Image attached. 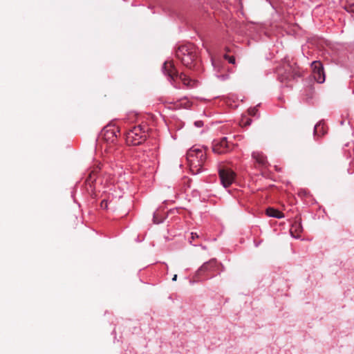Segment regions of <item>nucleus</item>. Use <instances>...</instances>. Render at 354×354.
I'll return each instance as SVG.
<instances>
[{"label":"nucleus","mask_w":354,"mask_h":354,"mask_svg":"<svg viewBox=\"0 0 354 354\" xmlns=\"http://www.w3.org/2000/svg\"><path fill=\"white\" fill-rule=\"evenodd\" d=\"M257 111V109L256 107L250 108L248 109V113L250 115H255Z\"/></svg>","instance_id":"obj_22"},{"label":"nucleus","mask_w":354,"mask_h":354,"mask_svg":"<svg viewBox=\"0 0 354 354\" xmlns=\"http://www.w3.org/2000/svg\"><path fill=\"white\" fill-rule=\"evenodd\" d=\"M201 235L198 234L196 232H192L191 233V237L189 239V243L194 245H198V243L196 242V241L198 239H200Z\"/></svg>","instance_id":"obj_16"},{"label":"nucleus","mask_w":354,"mask_h":354,"mask_svg":"<svg viewBox=\"0 0 354 354\" xmlns=\"http://www.w3.org/2000/svg\"><path fill=\"white\" fill-rule=\"evenodd\" d=\"M345 9L350 12H354V0H347Z\"/></svg>","instance_id":"obj_18"},{"label":"nucleus","mask_w":354,"mask_h":354,"mask_svg":"<svg viewBox=\"0 0 354 354\" xmlns=\"http://www.w3.org/2000/svg\"><path fill=\"white\" fill-rule=\"evenodd\" d=\"M252 122V120L250 118H243L240 122V124L243 127L249 126Z\"/></svg>","instance_id":"obj_20"},{"label":"nucleus","mask_w":354,"mask_h":354,"mask_svg":"<svg viewBox=\"0 0 354 354\" xmlns=\"http://www.w3.org/2000/svg\"><path fill=\"white\" fill-rule=\"evenodd\" d=\"M266 214L268 216L274 217L277 218H281L284 217V214L283 212L276 209L273 207H268L266 209Z\"/></svg>","instance_id":"obj_13"},{"label":"nucleus","mask_w":354,"mask_h":354,"mask_svg":"<svg viewBox=\"0 0 354 354\" xmlns=\"http://www.w3.org/2000/svg\"><path fill=\"white\" fill-rule=\"evenodd\" d=\"M220 266L221 265L218 263L216 259H210L209 261L204 263L198 269L193 277V281H199L211 278L212 276L209 277L208 274L209 273L218 271Z\"/></svg>","instance_id":"obj_3"},{"label":"nucleus","mask_w":354,"mask_h":354,"mask_svg":"<svg viewBox=\"0 0 354 354\" xmlns=\"http://www.w3.org/2000/svg\"><path fill=\"white\" fill-rule=\"evenodd\" d=\"M100 207L102 209H107L108 208V203L106 200H103L100 203Z\"/></svg>","instance_id":"obj_23"},{"label":"nucleus","mask_w":354,"mask_h":354,"mask_svg":"<svg viewBox=\"0 0 354 354\" xmlns=\"http://www.w3.org/2000/svg\"><path fill=\"white\" fill-rule=\"evenodd\" d=\"M187 105L186 106V107H188V106H189V102H187Z\"/></svg>","instance_id":"obj_26"},{"label":"nucleus","mask_w":354,"mask_h":354,"mask_svg":"<svg viewBox=\"0 0 354 354\" xmlns=\"http://www.w3.org/2000/svg\"><path fill=\"white\" fill-rule=\"evenodd\" d=\"M163 71L165 74L168 75L172 80L178 76V72L172 62H165L163 65Z\"/></svg>","instance_id":"obj_10"},{"label":"nucleus","mask_w":354,"mask_h":354,"mask_svg":"<svg viewBox=\"0 0 354 354\" xmlns=\"http://www.w3.org/2000/svg\"><path fill=\"white\" fill-rule=\"evenodd\" d=\"M102 139L108 143H113L117 140L115 129L111 126H106L102 132Z\"/></svg>","instance_id":"obj_9"},{"label":"nucleus","mask_w":354,"mask_h":354,"mask_svg":"<svg viewBox=\"0 0 354 354\" xmlns=\"http://www.w3.org/2000/svg\"><path fill=\"white\" fill-rule=\"evenodd\" d=\"M176 279H177V274H174L173 278H172V280L173 281H176Z\"/></svg>","instance_id":"obj_25"},{"label":"nucleus","mask_w":354,"mask_h":354,"mask_svg":"<svg viewBox=\"0 0 354 354\" xmlns=\"http://www.w3.org/2000/svg\"><path fill=\"white\" fill-rule=\"evenodd\" d=\"M147 133L140 127H134L126 133V142L129 145H138L147 139Z\"/></svg>","instance_id":"obj_4"},{"label":"nucleus","mask_w":354,"mask_h":354,"mask_svg":"<svg viewBox=\"0 0 354 354\" xmlns=\"http://www.w3.org/2000/svg\"><path fill=\"white\" fill-rule=\"evenodd\" d=\"M153 220L154 223L158 224L162 221L163 216L158 211L154 213Z\"/></svg>","instance_id":"obj_17"},{"label":"nucleus","mask_w":354,"mask_h":354,"mask_svg":"<svg viewBox=\"0 0 354 354\" xmlns=\"http://www.w3.org/2000/svg\"><path fill=\"white\" fill-rule=\"evenodd\" d=\"M284 70L287 74L283 75L282 72V69L278 70V74L279 75V79L281 82H283L285 80H288L290 77H295L296 76H299V73L297 71V68L292 67L289 63L284 66Z\"/></svg>","instance_id":"obj_8"},{"label":"nucleus","mask_w":354,"mask_h":354,"mask_svg":"<svg viewBox=\"0 0 354 354\" xmlns=\"http://www.w3.org/2000/svg\"><path fill=\"white\" fill-rule=\"evenodd\" d=\"M176 55L188 68H192L198 57L196 47L192 44L183 45L176 50Z\"/></svg>","instance_id":"obj_2"},{"label":"nucleus","mask_w":354,"mask_h":354,"mask_svg":"<svg viewBox=\"0 0 354 354\" xmlns=\"http://www.w3.org/2000/svg\"><path fill=\"white\" fill-rule=\"evenodd\" d=\"M233 148L234 145L229 143L226 138H223L221 140H214L212 146L213 151L218 154L227 153L232 150Z\"/></svg>","instance_id":"obj_5"},{"label":"nucleus","mask_w":354,"mask_h":354,"mask_svg":"<svg viewBox=\"0 0 354 354\" xmlns=\"http://www.w3.org/2000/svg\"><path fill=\"white\" fill-rule=\"evenodd\" d=\"M252 156L260 166L266 167L268 165L267 158L262 152L254 151Z\"/></svg>","instance_id":"obj_11"},{"label":"nucleus","mask_w":354,"mask_h":354,"mask_svg":"<svg viewBox=\"0 0 354 354\" xmlns=\"http://www.w3.org/2000/svg\"><path fill=\"white\" fill-rule=\"evenodd\" d=\"M194 124L197 127H201L203 125V122L202 121H196L195 122Z\"/></svg>","instance_id":"obj_24"},{"label":"nucleus","mask_w":354,"mask_h":354,"mask_svg":"<svg viewBox=\"0 0 354 354\" xmlns=\"http://www.w3.org/2000/svg\"><path fill=\"white\" fill-rule=\"evenodd\" d=\"M225 59H227L230 64H235V58L233 56H229V55H225Z\"/></svg>","instance_id":"obj_21"},{"label":"nucleus","mask_w":354,"mask_h":354,"mask_svg":"<svg viewBox=\"0 0 354 354\" xmlns=\"http://www.w3.org/2000/svg\"><path fill=\"white\" fill-rule=\"evenodd\" d=\"M187 160L191 172L197 174L202 170L205 162V151L203 149L192 147L187 153Z\"/></svg>","instance_id":"obj_1"},{"label":"nucleus","mask_w":354,"mask_h":354,"mask_svg":"<svg viewBox=\"0 0 354 354\" xmlns=\"http://www.w3.org/2000/svg\"><path fill=\"white\" fill-rule=\"evenodd\" d=\"M235 173L230 169H221L219 170V176L222 185L227 187L232 185L235 178Z\"/></svg>","instance_id":"obj_6"},{"label":"nucleus","mask_w":354,"mask_h":354,"mask_svg":"<svg viewBox=\"0 0 354 354\" xmlns=\"http://www.w3.org/2000/svg\"><path fill=\"white\" fill-rule=\"evenodd\" d=\"M95 180V171H92L86 180V183L91 187L93 183Z\"/></svg>","instance_id":"obj_15"},{"label":"nucleus","mask_w":354,"mask_h":354,"mask_svg":"<svg viewBox=\"0 0 354 354\" xmlns=\"http://www.w3.org/2000/svg\"><path fill=\"white\" fill-rule=\"evenodd\" d=\"M179 78L181 80L184 84L191 86L192 80L189 77H187L185 74L181 73L179 75Z\"/></svg>","instance_id":"obj_19"},{"label":"nucleus","mask_w":354,"mask_h":354,"mask_svg":"<svg viewBox=\"0 0 354 354\" xmlns=\"http://www.w3.org/2000/svg\"><path fill=\"white\" fill-rule=\"evenodd\" d=\"M302 231V226L300 223L295 222L291 229L290 232L292 234H293L294 232L297 233V237L299 236V233H301Z\"/></svg>","instance_id":"obj_14"},{"label":"nucleus","mask_w":354,"mask_h":354,"mask_svg":"<svg viewBox=\"0 0 354 354\" xmlns=\"http://www.w3.org/2000/svg\"><path fill=\"white\" fill-rule=\"evenodd\" d=\"M327 132V127L324 122H319L314 129V134L317 136H322Z\"/></svg>","instance_id":"obj_12"},{"label":"nucleus","mask_w":354,"mask_h":354,"mask_svg":"<svg viewBox=\"0 0 354 354\" xmlns=\"http://www.w3.org/2000/svg\"><path fill=\"white\" fill-rule=\"evenodd\" d=\"M311 66L314 79L318 83H323L325 81V74L322 64L319 61H315Z\"/></svg>","instance_id":"obj_7"}]
</instances>
